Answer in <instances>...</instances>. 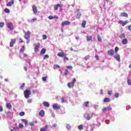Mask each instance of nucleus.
Returning a JSON list of instances; mask_svg holds the SVG:
<instances>
[{
	"label": "nucleus",
	"mask_w": 131,
	"mask_h": 131,
	"mask_svg": "<svg viewBox=\"0 0 131 131\" xmlns=\"http://www.w3.org/2000/svg\"><path fill=\"white\" fill-rule=\"evenodd\" d=\"M121 17H125V18H128V14L126 12H122L120 13Z\"/></svg>",
	"instance_id": "obj_15"
},
{
	"label": "nucleus",
	"mask_w": 131,
	"mask_h": 131,
	"mask_svg": "<svg viewBox=\"0 0 131 131\" xmlns=\"http://www.w3.org/2000/svg\"><path fill=\"white\" fill-rule=\"evenodd\" d=\"M67 129H71V126H70L69 124H68L67 125Z\"/></svg>",
	"instance_id": "obj_50"
},
{
	"label": "nucleus",
	"mask_w": 131,
	"mask_h": 131,
	"mask_svg": "<svg viewBox=\"0 0 131 131\" xmlns=\"http://www.w3.org/2000/svg\"><path fill=\"white\" fill-rule=\"evenodd\" d=\"M85 25H86V21L83 20L81 23V26L83 28H85Z\"/></svg>",
	"instance_id": "obj_23"
},
{
	"label": "nucleus",
	"mask_w": 131,
	"mask_h": 131,
	"mask_svg": "<svg viewBox=\"0 0 131 131\" xmlns=\"http://www.w3.org/2000/svg\"><path fill=\"white\" fill-rule=\"evenodd\" d=\"M89 103L90 102L89 101L84 102V105L85 106V107H86V108H88V107H89Z\"/></svg>",
	"instance_id": "obj_31"
},
{
	"label": "nucleus",
	"mask_w": 131,
	"mask_h": 131,
	"mask_svg": "<svg viewBox=\"0 0 131 131\" xmlns=\"http://www.w3.org/2000/svg\"><path fill=\"white\" fill-rule=\"evenodd\" d=\"M110 101H111V100H110V98H104L103 102L104 103H107V102H110Z\"/></svg>",
	"instance_id": "obj_28"
},
{
	"label": "nucleus",
	"mask_w": 131,
	"mask_h": 131,
	"mask_svg": "<svg viewBox=\"0 0 131 131\" xmlns=\"http://www.w3.org/2000/svg\"><path fill=\"white\" fill-rule=\"evenodd\" d=\"M128 30L131 31V25H129L128 26Z\"/></svg>",
	"instance_id": "obj_62"
},
{
	"label": "nucleus",
	"mask_w": 131,
	"mask_h": 131,
	"mask_svg": "<svg viewBox=\"0 0 131 131\" xmlns=\"http://www.w3.org/2000/svg\"><path fill=\"white\" fill-rule=\"evenodd\" d=\"M67 68L68 69H71V70H72V69H73L72 66H67Z\"/></svg>",
	"instance_id": "obj_51"
},
{
	"label": "nucleus",
	"mask_w": 131,
	"mask_h": 131,
	"mask_svg": "<svg viewBox=\"0 0 131 131\" xmlns=\"http://www.w3.org/2000/svg\"><path fill=\"white\" fill-rule=\"evenodd\" d=\"M4 12H5V13H10V9H8V8H5V9H4Z\"/></svg>",
	"instance_id": "obj_37"
},
{
	"label": "nucleus",
	"mask_w": 131,
	"mask_h": 131,
	"mask_svg": "<svg viewBox=\"0 0 131 131\" xmlns=\"http://www.w3.org/2000/svg\"><path fill=\"white\" fill-rule=\"evenodd\" d=\"M20 116H24L25 115V112H21L19 113Z\"/></svg>",
	"instance_id": "obj_41"
},
{
	"label": "nucleus",
	"mask_w": 131,
	"mask_h": 131,
	"mask_svg": "<svg viewBox=\"0 0 131 131\" xmlns=\"http://www.w3.org/2000/svg\"><path fill=\"white\" fill-rule=\"evenodd\" d=\"M97 39L99 42H102V38H101V36H100V35H98Z\"/></svg>",
	"instance_id": "obj_30"
},
{
	"label": "nucleus",
	"mask_w": 131,
	"mask_h": 131,
	"mask_svg": "<svg viewBox=\"0 0 131 131\" xmlns=\"http://www.w3.org/2000/svg\"><path fill=\"white\" fill-rule=\"evenodd\" d=\"M24 58H26L27 57H28L27 54L24 53Z\"/></svg>",
	"instance_id": "obj_64"
},
{
	"label": "nucleus",
	"mask_w": 131,
	"mask_h": 131,
	"mask_svg": "<svg viewBox=\"0 0 131 131\" xmlns=\"http://www.w3.org/2000/svg\"><path fill=\"white\" fill-rule=\"evenodd\" d=\"M19 40H20L19 42H20V43H22V42H23V40H22L21 38H19Z\"/></svg>",
	"instance_id": "obj_63"
},
{
	"label": "nucleus",
	"mask_w": 131,
	"mask_h": 131,
	"mask_svg": "<svg viewBox=\"0 0 131 131\" xmlns=\"http://www.w3.org/2000/svg\"><path fill=\"white\" fill-rule=\"evenodd\" d=\"M127 83L128 84V85H131V80H130V79H127Z\"/></svg>",
	"instance_id": "obj_38"
},
{
	"label": "nucleus",
	"mask_w": 131,
	"mask_h": 131,
	"mask_svg": "<svg viewBox=\"0 0 131 131\" xmlns=\"http://www.w3.org/2000/svg\"><path fill=\"white\" fill-rule=\"evenodd\" d=\"M59 7H61V5L59 4H57V5H55L54 6V10H55V11H57V10H58V9H59Z\"/></svg>",
	"instance_id": "obj_21"
},
{
	"label": "nucleus",
	"mask_w": 131,
	"mask_h": 131,
	"mask_svg": "<svg viewBox=\"0 0 131 131\" xmlns=\"http://www.w3.org/2000/svg\"><path fill=\"white\" fill-rule=\"evenodd\" d=\"M77 18L78 19H80V16H81V13L78 12L77 14Z\"/></svg>",
	"instance_id": "obj_33"
},
{
	"label": "nucleus",
	"mask_w": 131,
	"mask_h": 131,
	"mask_svg": "<svg viewBox=\"0 0 131 131\" xmlns=\"http://www.w3.org/2000/svg\"><path fill=\"white\" fill-rule=\"evenodd\" d=\"M61 103H64L65 102V98L64 97H62L61 98Z\"/></svg>",
	"instance_id": "obj_48"
},
{
	"label": "nucleus",
	"mask_w": 131,
	"mask_h": 131,
	"mask_svg": "<svg viewBox=\"0 0 131 131\" xmlns=\"http://www.w3.org/2000/svg\"><path fill=\"white\" fill-rule=\"evenodd\" d=\"M48 128H49V125H46L44 127L40 128V131H47Z\"/></svg>",
	"instance_id": "obj_17"
},
{
	"label": "nucleus",
	"mask_w": 131,
	"mask_h": 131,
	"mask_svg": "<svg viewBox=\"0 0 131 131\" xmlns=\"http://www.w3.org/2000/svg\"><path fill=\"white\" fill-rule=\"evenodd\" d=\"M47 78H48V76H46V77H43L42 78V80L43 81H47Z\"/></svg>",
	"instance_id": "obj_44"
},
{
	"label": "nucleus",
	"mask_w": 131,
	"mask_h": 131,
	"mask_svg": "<svg viewBox=\"0 0 131 131\" xmlns=\"http://www.w3.org/2000/svg\"><path fill=\"white\" fill-rule=\"evenodd\" d=\"M3 106L0 105V112H3Z\"/></svg>",
	"instance_id": "obj_61"
},
{
	"label": "nucleus",
	"mask_w": 131,
	"mask_h": 131,
	"mask_svg": "<svg viewBox=\"0 0 131 131\" xmlns=\"http://www.w3.org/2000/svg\"><path fill=\"white\" fill-rule=\"evenodd\" d=\"M119 37H120V38H125V34L123 33V34H122L121 35H120L119 36Z\"/></svg>",
	"instance_id": "obj_29"
},
{
	"label": "nucleus",
	"mask_w": 131,
	"mask_h": 131,
	"mask_svg": "<svg viewBox=\"0 0 131 131\" xmlns=\"http://www.w3.org/2000/svg\"><path fill=\"white\" fill-rule=\"evenodd\" d=\"M24 37L27 40V43H29L30 42V32L29 31L25 33Z\"/></svg>",
	"instance_id": "obj_1"
},
{
	"label": "nucleus",
	"mask_w": 131,
	"mask_h": 131,
	"mask_svg": "<svg viewBox=\"0 0 131 131\" xmlns=\"http://www.w3.org/2000/svg\"><path fill=\"white\" fill-rule=\"evenodd\" d=\"M24 95L26 99H28L30 95H31V92L30 90H26L24 92Z\"/></svg>",
	"instance_id": "obj_3"
},
{
	"label": "nucleus",
	"mask_w": 131,
	"mask_h": 131,
	"mask_svg": "<svg viewBox=\"0 0 131 131\" xmlns=\"http://www.w3.org/2000/svg\"><path fill=\"white\" fill-rule=\"evenodd\" d=\"M107 93L109 96H111L112 95V91H108Z\"/></svg>",
	"instance_id": "obj_57"
},
{
	"label": "nucleus",
	"mask_w": 131,
	"mask_h": 131,
	"mask_svg": "<svg viewBox=\"0 0 131 131\" xmlns=\"http://www.w3.org/2000/svg\"><path fill=\"white\" fill-rule=\"evenodd\" d=\"M46 52H47V49L42 48L40 52V55H45V54H46Z\"/></svg>",
	"instance_id": "obj_19"
},
{
	"label": "nucleus",
	"mask_w": 131,
	"mask_h": 131,
	"mask_svg": "<svg viewBox=\"0 0 131 131\" xmlns=\"http://www.w3.org/2000/svg\"><path fill=\"white\" fill-rule=\"evenodd\" d=\"M90 58V55H87L84 57V59L85 61H88V60H89Z\"/></svg>",
	"instance_id": "obj_36"
},
{
	"label": "nucleus",
	"mask_w": 131,
	"mask_h": 131,
	"mask_svg": "<svg viewBox=\"0 0 131 131\" xmlns=\"http://www.w3.org/2000/svg\"><path fill=\"white\" fill-rule=\"evenodd\" d=\"M85 118L87 119V120H90V119H91V116H90L89 115H87Z\"/></svg>",
	"instance_id": "obj_47"
},
{
	"label": "nucleus",
	"mask_w": 131,
	"mask_h": 131,
	"mask_svg": "<svg viewBox=\"0 0 131 131\" xmlns=\"http://www.w3.org/2000/svg\"><path fill=\"white\" fill-rule=\"evenodd\" d=\"M69 74V71H68V70H66L64 71V75H68Z\"/></svg>",
	"instance_id": "obj_46"
},
{
	"label": "nucleus",
	"mask_w": 131,
	"mask_h": 131,
	"mask_svg": "<svg viewBox=\"0 0 131 131\" xmlns=\"http://www.w3.org/2000/svg\"><path fill=\"white\" fill-rule=\"evenodd\" d=\"M6 107L7 109H9V110H11L12 109V104L10 103H7L6 104Z\"/></svg>",
	"instance_id": "obj_22"
},
{
	"label": "nucleus",
	"mask_w": 131,
	"mask_h": 131,
	"mask_svg": "<svg viewBox=\"0 0 131 131\" xmlns=\"http://www.w3.org/2000/svg\"><path fill=\"white\" fill-rule=\"evenodd\" d=\"M78 129H79V130H82V129H83V127L82 125H80L79 126H78Z\"/></svg>",
	"instance_id": "obj_35"
},
{
	"label": "nucleus",
	"mask_w": 131,
	"mask_h": 131,
	"mask_svg": "<svg viewBox=\"0 0 131 131\" xmlns=\"http://www.w3.org/2000/svg\"><path fill=\"white\" fill-rule=\"evenodd\" d=\"M27 102L29 103H32V99H28Z\"/></svg>",
	"instance_id": "obj_52"
},
{
	"label": "nucleus",
	"mask_w": 131,
	"mask_h": 131,
	"mask_svg": "<svg viewBox=\"0 0 131 131\" xmlns=\"http://www.w3.org/2000/svg\"><path fill=\"white\" fill-rule=\"evenodd\" d=\"M14 4V0H12L11 2H8L6 6L7 7H11V6H13Z\"/></svg>",
	"instance_id": "obj_16"
},
{
	"label": "nucleus",
	"mask_w": 131,
	"mask_h": 131,
	"mask_svg": "<svg viewBox=\"0 0 131 131\" xmlns=\"http://www.w3.org/2000/svg\"><path fill=\"white\" fill-rule=\"evenodd\" d=\"M16 39H11L10 42V48H13L14 47V45L16 43Z\"/></svg>",
	"instance_id": "obj_9"
},
{
	"label": "nucleus",
	"mask_w": 131,
	"mask_h": 131,
	"mask_svg": "<svg viewBox=\"0 0 131 131\" xmlns=\"http://www.w3.org/2000/svg\"><path fill=\"white\" fill-rule=\"evenodd\" d=\"M95 58L96 59V60H97V61H98L99 60V56H98V55H95Z\"/></svg>",
	"instance_id": "obj_59"
},
{
	"label": "nucleus",
	"mask_w": 131,
	"mask_h": 131,
	"mask_svg": "<svg viewBox=\"0 0 131 131\" xmlns=\"http://www.w3.org/2000/svg\"><path fill=\"white\" fill-rule=\"evenodd\" d=\"M49 55H48V54H46L44 56L43 59V60H46V59H49Z\"/></svg>",
	"instance_id": "obj_42"
},
{
	"label": "nucleus",
	"mask_w": 131,
	"mask_h": 131,
	"mask_svg": "<svg viewBox=\"0 0 131 131\" xmlns=\"http://www.w3.org/2000/svg\"><path fill=\"white\" fill-rule=\"evenodd\" d=\"M127 39L124 38L122 41V43H123V45H126V43H127Z\"/></svg>",
	"instance_id": "obj_27"
},
{
	"label": "nucleus",
	"mask_w": 131,
	"mask_h": 131,
	"mask_svg": "<svg viewBox=\"0 0 131 131\" xmlns=\"http://www.w3.org/2000/svg\"><path fill=\"white\" fill-rule=\"evenodd\" d=\"M64 60H66V61H69V58L66 56V55L63 57Z\"/></svg>",
	"instance_id": "obj_49"
},
{
	"label": "nucleus",
	"mask_w": 131,
	"mask_h": 131,
	"mask_svg": "<svg viewBox=\"0 0 131 131\" xmlns=\"http://www.w3.org/2000/svg\"><path fill=\"white\" fill-rule=\"evenodd\" d=\"M48 19H49L50 20H52V19H54V17H53V16L50 15V16H49L48 17Z\"/></svg>",
	"instance_id": "obj_56"
},
{
	"label": "nucleus",
	"mask_w": 131,
	"mask_h": 131,
	"mask_svg": "<svg viewBox=\"0 0 131 131\" xmlns=\"http://www.w3.org/2000/svg\"><path fill=\"white\" fill-rule=\"evenodd\" d=\"M53 19H59V17L57 16V15H54L53 16Z\"/></svg>",
	"instance_id": "obj_60"
},
{
	"label": "nucleus",
	"mask_w": 131,
	"mask_h": 131,
	"mask_svg": "<svg viewBox=\"0 0 131 131\" xmlns=\"http://www.w3.org/2000/svg\"><path fill=\"white\" fill-rule=\"evenodd\" d=\"M119 97V94L118 93L115 94V98H118Z\"/></svg>",
	"instance_id": "obj_54"
},
{
	"label": "nucleus",
	"mask_w": 131,
	"mask_h": 131,
	"mask_svg": "<svg viewBox=\"0 0 131 131\" xmlns=\"http://www.w3.org/2000/svg\"><path fill=\"white\" fill-rule=\"evenodd\" d=\"M34 52L35 53L38 52L39 50V47H40V43H35L34 45Z\"/></svg>",
	"instance_id": "obj_4"
},
{
	"label": "nucleus",
	"mask_w": 131,
	"mask_h": 131,
	"mask_svg": "<svg viewBox=\"0 0 131 131\" xmlns=\"http://www.w3.org/2000/svg\"><path fill=\"white\" fill-rule=\"evenodd\" d=\"M25 51V46H23L22 48L20 49L19 53H24Z\"/></svg>",
	"instance_id": "obj_26"
},
{
	"label": "nucleus",
	"mask_w": 131,
	"mask_h": 131,
	"mask_svg": "<svg viewBox=\"0 0 131 131\" xmlns=\"http://www.w3.org/2000/svg\"><path fill=\"white\" fill-rule=\"evenodd\" d=\"M45 111L43 110H41L39 112V116H41V117H43V116H45Z\"/></svg>",
	"instance_id": "obj_18"
},
{
	"label": "nucleus",
	"mask_w": 131,
	"mask_h": 131,
	"mask_svg": "<svg viewBox=\"0 0 131 131\" xmlns=\"http://www.w3.org/2000/svg\"><path fill=\"white\" fill-rule=\"evenodd\" d=\"M29 125H30V126H33V125H34V122H30L29 123Z\"/></svg>",
	"instance_id": "obj_53"
},
{
	"label": "nucleus",
	"mask_w": 131,
	"mask_h": 131,
	"mask_svg": "<svg viewBox=\"0 0 131 131\" xmlns=\"http://www.w3.org/2000/svg\"><path fill=\"white\" fill-rule=\"evenodd\" d=\"M93 36H86V40L87 41H93Z\"/></svg>",
	"instance_id": "obj_20"
},
{
	"label": "nucleus",
	"mask_w": 131,
	"mask_h": 131,
	"mask_svg": "<svg viewBox=\"0 0 131 131\" xmlns=\"http://www.w3.org/2000/svg\"><path fill=\"white\" fill-rule=\"evenodd\" d=\"M7 25L10 30H14V26L12 23H8Z\"/></svg>",
	"instance_id": "obj_6"
},
{
	"label": "nucleus",
	"mask_w": 131,
	"mask_h": 131,
	"mask_svg": "<svg viewBox=\"0 0 131 131\" xmlns=\"http://www.w3.org/2000/svg\"><path fill=\"white\" fill-rule=\"evenodd\" d=\"M36 20H37V18H33L30 20V23H34V22H35L36 21Z\"/></svg>",
	"instance_id": "obj_34"
},
{
	"label": "nucleus",
	"mask_w": 131,
	"mask_h": 131,
	"mask_svg": "<svg viewBox=\"0 0 131 131\" xmlns=\"http://www.w3.org/2000/svg\"><path fill=\"white\" fill-rule=\"evenodd\" d=\"M114 58L117 60V61H118V62H120V55L119 54H117V55H114Z\"/></svg>",
	"instance_id": "obj_14"
},
{
	"label": "nucleus",
	"mask_w": 131,
	"mask_h": 131,
	"mask_svg": "<svg viewBox=\"0 0 131 131\" xmlns=\"http://www.w3.org/2000/svg\"><path fill=\"white\" fill-rule=\"evenodd\" d=\"M43 104L44 105V106H45V107H50V103H49V102L47 101L43 102Z\"/></svg>",
	"instance_id": "obj_25"
},
{
	"label": "nucleus",
	"mask_w": 131,
	"mask_h": 131,
	"mask_svg": "<svg viewBox=\"0 0 131 131\" xmlns=\"http://www.w3.org/2000/svg\"><path fill=\"white\" fill-rule=\"evenodd\" d=\"M52 108L54 110H59L61 108V105L58 103H55L52 105Z\"/></svg>",
	"instance_id": "obj_5"
},
{
	"label": "nucleus",
	"mask_w": 131,
	"mask_h": 131,
	"mask_svg": "<svg viewBox=\"0 0 131 131\" xmlns=\"http://www.w3.org/2000/svg\"><path fill=\"white\" fill-rule=\"evenodd\" d=\"M5 26V23H0V28H3Z\"/></svg>",
	"instance_id": "obj_43"
},
{
	"label": "nucleus",
	"mask_w": 131,
	"mask_h": 131,
	"mask_svg": "<svg viewBox=\"0 0 131 131\" xmlns=\"http://www.w3.org/2000/svg\"><path fill=\"white\" fill-rule=\"evenodd\" d=\"M25 86V83H23L22 85L20 86V90H24Z\"/></svg>",
	"instance_id": "obj_39"
},
{
	"label": "nucleus",
	"mask_w": 131,
	"mask_h": 131,
	"mask_svg": "<svg viewBox=\"0 0 131 131\" xmlns=\"http://www.w3.org/2000/svg\"><path fill=\"white\" fill-rule=\"evenodd\" d=\"M11 114V113L10 112H8L7 113H6L7 116H10Z\"/></svg>",
	"instance_id": "obj_58"
},
{
	"label": "nucleus",
	"mask_w": 131,
	"mask_h": 131,
	"mask_svg": "<svg viewBox=\"0 0 131 131\" xmlns=\"http://www.w3.org/2000/svg\"><path fill=\"white\" fill-rule=\"evenodd\" d=\"M112 108L111 107H104L102 109V112H106V111H111Z\"/></svg>",
	"instance_id": "obj_12"
},
{
	"label": "nucleus",
	"mask_w": 131,
	"mask_h": 131,
	"mask_svg": "<svg viewBox=\"0 0 131 131\" xmlns=\"http://www.w3.org/2000/svg\"><path fill=\"white\" fill-rule=\"evenodd\" d=\"M115 53V52L113 49H111L107 51V54L108 56H111L112 57L114 56Z\"/></svg>",
	"instance_id": "obj_8"
},
{
	"label": "nucleus",
	"mask_w": 131,
	"mask_h": 131,
	"mask_svg": "<svg viewBox=\"0 0 131 131\" xmlns=\"http://www.w3.org/2000/svg\"><path fill=\"white\" fill-rule=\"evenodd\" d=\"M66 55V53L64 52H59L57 53L58 57H61V58H64Z\"/></svg>",
	"instance_id": "obj_10"
},
{
	"label": "nucleus",
	"mask_w": 131,
	"mask_h": 131,
	"mask_svg": "<svg viewBox=\"0 0 131 131\" xmlns=\"http://www.w3.org/2000/svg\"><path fill=\"white\" fill-rule=\"evenodd\" d=\"M42 38H43V39H47V38H48V37L46 35H43Z\"/></svg>",
	"instance_id": "obj_55"
},
{
	"label": "nucleus",
	"mask_w": 131,
	"mask_h": 131,
	"mask_svg": "<svg viewBox=\"0 0 131 131\" xmlns=\"http://www.w3.org/2000/svg\"><path fill=\"white\" fill-rule=\"evenodd\" d=\"M70 24H71V22L68 20H66L61 23V26H65L66 25H70Z\"/></svg>",
	"instance_id": "obj_11"
},
{
	"label": "nucleus",
	"mask_w": 131,
	"mask_h": 131,
	"mask_svg": "<svg viewBox=\"0 0 131 131\" xmlns=\"http://www.w3.org/2000/svg\"><path fill=\"white\" fill-rule=\"evenodd\" d=\"M128 23V20H125V21H123L122 20H120L118 21V24L120 25H122V26H125Z\"/></svg>",
	"instance_id": "obj_7"
},
{
	"label": "nucleus",
	"mask_w": 131,
	"mask_h": 131,
	"mask_svg": "<svg viewBox=\"0 0 131 131\" xmlns=\"http://www.w3.org/2000/svg\"><path fill=\"white\" fill-rule=\"evenodd\" d=\"M32 11L34 14H37V7H36V6L35 5L32 6Z\"/></svg>",
	"instance_id": "obj_13"
},
{
	"label": "nucleus",
	"mask_w": 131,
	"mask_h": 131,
	"mask_svg": "<svg viewBox=\"0 0 131 131\" xmlns=\"http://www.w3.org/2000/svg\"><path fill=\"white\" fill-rule=\"evenodd\" d=\"M76 81V79H75V78H74L71 82L68 83V88H69L70 89H71V88H73V86H74V84Z\"/></svg>",
	"instance_id": "obj_2"
},
{
	"label": "nucleus",
	"mask_w": 131,
	"mask_h": 131,
	"mask_svg": "<svg viewBox=\"0 0 131 131\" xmlns=\"http://www.w3.org/2000/svg\"><path fill=\"white\" fill-rule=\"evenodd\" d=\"M118 51H119V48H118V47H116L115 48V52L116 53H117V52H118Z\"/></svg>",
	"instance_id": "obj_45"
},
{
	"label": "nucleus",
	"mask_w": 131,
	"mask_h": 131,
	"mask_svg": "<svg viewBox=\"0 0 131 131\" xmlns=\"http://www.w3.org/2000/svg\"><path fill=\"white\" fill-rule=\"evenodd\" d=\"M18 127H19V128H23V127H24V125H23V124L22 123H19L18 125Z\"/></svg>",
	"instance_id": "obj_40"
},
{
	"label": "nucleus",
	"mask_w": 131,
	"mask_h": 131,
	"mask_svg": "<svg viewBox=\"0 0 131 131\" xmlns=\"http://www.w3.org/2000/svg\"><path fill=\"white\" fill-rule=\"evenodd\" d=\"M54 69H58V68H60V66L58 64H54L53 66Z\"/></svg>",
	"instance_id": "obj_32"
},
{
	"label": "nucleus",
	"mask_w": 131,
	"mask_h": 131,
	"mask_svg": "<svg viewBox=\"0 0 131 131\" xmlns=\"http://www.w3.org/2000/svg\"><path fill=\"white\" fill-rule=\"evenodd\" d=\"M21 121H23V122H24L26 126L27 125H28V121L25 119H21Z\"/></svg>",
	"instance_id": "obj_24"
}]
</instances>
